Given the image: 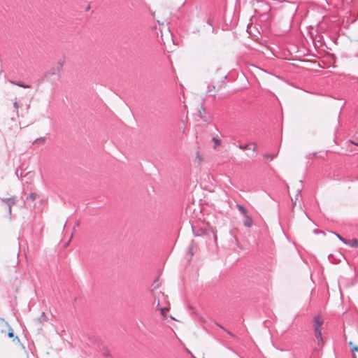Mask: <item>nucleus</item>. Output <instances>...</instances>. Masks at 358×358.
Returning a JSON list of instances; mask_svg holds the SVG:
<instances>
[{
  "label": "nucleus",
  "mask_w": 358,
  "mask_h": 358,
  "mask_svg": "<svg viewBox=\"0 0 358 358\" xmlns=\"http://www.w3.org/2000/svg\"><path fill=\"white\" fill-rule=\"evenodd\" d=\"M324 323V319L320 315H317L313 318V327L315 336L317 340V343L322 342L321 327Z\"/></svg>",
  "instance_id": "obj_1"
},
{
  "label": "nucleus",
  "mask_w": 358,
  "mask_h": 358,
  "mask_svg": "<svg viewBox=\"0 0 358 358\" xmlns=\"http://www.w3.org/2000/svg\"><path fill=\"white\" fill-rule=\"evenodd\" d=\"M63 62H59L55 67L52 68L47 72V75H57L62 70Z\"/></svg>",
  "instance_id": "obj_2"
},
{
  "label": "nucleus",
  "mask_w": 358,
  "mask_h": 358,
  "mask_svg": "<svg viewBox=\"0 0 358 358\" xmlns=\"http://www.w3.org/2000/svg\"><path fill=\"white\" fill-rule=\"evenodd\" d=\"M336 236L344 243L345 244H348L350 245L351 247H353V248H357L358 247V241L357 239H352L350 241H347V240H345V238H343V237H341L340 235L338 234H336Z\"/></svg>",
  "instance_id": "obj_3"
},
{
  "label": "nucleus",
  "mask_w": 358,
  "mask_h": 358,
  "mask_svg": "<svg viewBox=\"0 0 358 358\" xmlns=\"http://www.w3.org/2000/svg\"><path fill=\"white\" fill-rule=\"evenodd\" d=\"M3 201L8 206V212L10 214L11 213V208L15 203V198H8V199H4Z\"/></svg>",
  "instance_id": "obj_4"
},
{
  "label": "nucleus",
  "mask_w": 358,
  "mask_h": 358,
  "mask_svg": "<svg viewBox=\"0 0 358 358\" xmlns=\"http://www.w3.org/2000/svg\"><path fill=\"white\" fill-rule=\"evenodd\" d=\"M252 220L249 215H245L243 224L245 227H250L252 225Z\"/></svg>",
  "instance_id": "obj_5"
},
{
  "label": "nucleus",
  "mask_w": 358,
  "mask_h": 358,
  "mask_svg": "<svg viewBox=\"0 0 358 358\" xmlns=\"http://www.w3.org/2000/svg\"><path fill=\"white\" fill-rule=\"evenodd\" d=\"M300 196L296 194V196L294 199H292V206H293V208H294L295 207H296L297 206H299V208H301V202H300V199H299Z\"/></svg>",
  "instance_id": "obj_6"
},
{
  "label": "nucleus",
  "mask_w": 358,
  "mask_h": 358,
  "mask_svg": "<svg viewBox=\"0 0 358 358\" xmlns=\"http://www.w3.org/2000/svg\"><path fill=\"white\" fill-rule=\"evenodd\" d=\"M203 161V155L200 152L197 151L196 152V156H195V162L200 164Z\"/></svg>",
  "instance_id": "obj_7"
},
{
  "label": "nucleus",
  "mask_w": 358,
  "mask_h": 358,
  "mask_svg": "<svg viewBox=\"0 0 358 358\" xmlns=\"http://www.w3.org/2000/svg\"><path fill=\"white\" fill-rule=\"evenodd\" d=\"M212 142L213 143V148L214 149H216L217 148L220 146L222 144V141L216 137H213L212 138Z\"/></svg>",
  "instance_id": "obj_8"
},
{
  "label": "nucleus",
  "mask_w": 358,
  "mask_h": 358,
  "mask_svg": "<svg viewBox=\"0 0 358 358\" xmlns=\"http://www.w3.org/2000/svg\"><path fill=\"white\" fill-rule=\"evenodd\" d=\"M349 345L350 346L352 352L353 353V358H357L355 353L358 352V346L352 341L349 342Z\"/></svg>",
  "instance_id": "obj_9"
},
{
  "label": "nucleus",
  "mask_w": 358,
  "mask_h": 358,
  "mask_svg": "<svg viewBox=\"0 0 358 358\" xmlns=\"http://www.w3.org/2000/svg\"><path fill=\"white\" fill-rule=\"evenodd\" d=\"M45 137H40V138L36 139L34 141L33 144H34V145L35 144H41V143H43L45 142Z\"/></svg>",
  "instance_id": "obj_10"
},
{
  "label": "nucleus",
  "mask_w": 358,
  "mask_h": 358,
  "mask_svg": "<svg viewBox=\"0 0 358 358\" xmlns=\"http://www.w3.org/2000/svg\"><path fill=\"white\" fill-rule=\"evenodd\" d=\"M13 84L18 85L20 87H24V88H29L30 86L28 85L23 84L22 83H15V82H11Z\"/></svg>",
  "instance_id": "obj_11"
},
{
  "label": "nucleus",
  "mask_w": 358,
  "mask_h": 358,
  "mask_svg": "<svg viewBox=\"0 0 358 358\" xmlns=\"http://www.w3.org/2000/svg\"><path fill=\"white\" fill-rule=\"evenodd\" d=\"M238 208L244 214V215H248L247 214V210H246V209L243 206L238 205Z\"/></svg>",
  "instance_id": "obj_12"
},
{
  "label": "nucleus",
  "mask_w": 358,
  "mask_h": 358,
  "mask_svg": "<svg viewBox=\"0 0 358 358\" xmlns=\"http://www.w3.org/2000/svg\"><path fill=\"white\" fill-rule=\"evenodd\" d=\"M211 235L214 240V242L216 243L217 235H216V232L213 229L211 230Z\"/></svg>",
  "instance_id": "obj_13"
},
{
  "label": "nucleus",
  "mask_w": 358,
  "mask_h": 358,
  "mask_svg": "<svg viewBox=\"0 0 358 358\" xmlns=\"http://www.w3.org/2000/svg\"><path fill=\"white\" fill-rule=\"evenodd\" d=\"M36 198V195L34 193H31L27 199H29L31 201H34Z\"/></svg>",
  "instance_id": "obj_14"
},
{
  "label": "nucleus",
  "mask_w": 358,
  "mask_h": 358,
  "mask_svg": "<svg viewBox=\"0 0 358 358\" xmlns=\"http://www.w3.org/2000/svg\"><path fill=\"white\" fill-rule=\"evenodd\" d=\"M204 108L201 106V108L199 110V115L201 117V118H204L203 115V113L204 112Z\"/></svg>",
  "instance_id": "obj_15"
},
{
  "label": "nucleus",
  "mask_w": 358,
  "mask_h": 358,
  "mask_svg": "<svg viewBox=\"0 0 358 358\" xmlns=\"http://www.w3.org/2000/svg\"><path fill=\"white\" fill-rule=\"evenodd\" d=\"M264 157L267 159H269L270 160H273V156H270L269 155H265Z\"/></svg>",
  "instance_id": "obj_16"
},
{
  "label": "nucleus",
  "mask_w": 358,
  "mask_h": 358,
  "mask_svg": "<svg viewBox=\"0 0 358 358\" xmlns=\"http://www.w3.org/2000/svg\"><path fill=\"white\" fill-rule=\"evenodd\" d=\"M160 309H161L162 313L163 315H164L166 313V312L168 310L167 308H160Z\"/></svg>",
  "instance_id": "obj_17"
},
{
  "label": "nucleus",
  "mask_w": 358,
  "mask_h": 358,
  "mask_svg": "<svg viewBox=\"0 0 358 358\" xmlns=\"http://www.w3.org/2000/svg\"><path fill=\"white\" fill-rule=\"evenodd\" d=\"M8 336H9L10 338L13 337V330H10V331L8 333Z\"/></svg>",
  "instance_id": "obj_18"
},
{
  "label": "nucleus",
  "mask_w": 358,
  "mask_h": 358,
  "mask_svg": "<svg viewBox=\"0 0 358 358\" xmlns=\"http://www.w3.org/2000/svg\"><path fill=\"white\" fill-rule=\"evenodd\" d=\"M252 150L255 151L257 148V145L256 144H252Z\"/></svg>",
  "instance_id": "obj_19"
},
{
  "label": "nucleus",
  "mask_w": 358,
  "mask_h": 358,
  "mask_svg": "<svg viewBox=\"0 0 358 358\" xmlns=\"http://www.w3.org/2000/svg\"><path fill=\"white\" fill-rule=\"evenodd\" d=\"M14 107L17 109L18 108V103L17 102L14 103Z\"/></svg>",
  "instance_id": "obj_20"
},
{
  "label": "nucleus",
  "mask_w": 358,
  "mask_h": 358,
  "mask_svg": "<svg viewBox=\"0 0 358 358\" xmlns=\"http://www.w3.org/2000/svg\"><path fill=\"white\" fill-rule=\"evenodd\" d=\"M248 145H246L244 147H241L242 149H247L248 148Z\"/></svg>",
  "instance_id": "obj_21"
},
{
  "label": "nucleus",
  "mask_w": 358,
  "mask_h": 358,
  "mask_svg": "<svg viewBox=\"0 0 358 358\" xmlns=\"http://www.w3.org/2000/svg\"><path fill=\"white\" fill-rule=\"evenodd\" d=\"M152 294L155 296V298H156V293L154 290H152Z\"/></svg>",
  "instance_id": "obj_22"
},
{
  "label": "nucleus",
  "mask_w": 358,
  "mask_h": 358,
  "mask_svg": "<svg viewBox=\"0 0 358 358\" xmlns=\"http://www.w3.org/2000/svg\"><path fill=\"white\" fill-rule=\"evenodd\" d=\"M159 301H158L157 304V307H159Z\"/></svg>",
  "instance_id": "obj_23"
}]
</instances>
